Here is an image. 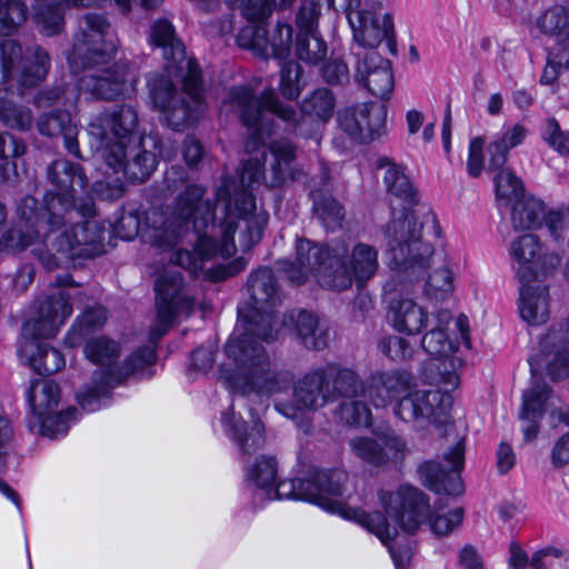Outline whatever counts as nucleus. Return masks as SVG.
<instances>
[{
	"label": "nucleus",
	"mask_w": 569,
	"mask_h": 569,
	"mask_svg": "<svg viewBox=\"0 0 569 569\" xmlns=\"http://www.w3.org/2000/svg\"><path fill=\"white\" fill-rule=\"evenodd\" d=\"M164 182L168 190L178 192V196L171 212L154 210L147 214L143 237L151 244L171 248L186 232L214 228V204L204 199V187L191 183L187 171L180 166L167 170Z\"/></svg>",
	"instance_id": "f257e3e1"
},
{
	"label": "nucleus",
	"mask_w": 569,
	"mask_h": 569,
	"mask_svg": "<svg viewBox=\"0 0 569 569\" xmlns=\"http://www.w3.org/2000/svg\"><path fill=\"white\" fill-rule=\"evenodd\" d=\"M462 365L461 358H430L423 368L425 380L430 387L443 389L418 387L413 382L410 391L395 403L396 417L419 425L446 423L453 402L450 390L459 386L457 370Z\"/></svg>",
	"instance_id": "f03ea898"
},
{
	"label": "nucleus",
	"mask_w": 569,
	"mask_h": 569,
	"mask_svg": "<svg viewBox=\"0 0 569 569\" xmlns=\"http://www.w3.org/2000/svg\"><path fill=\"white\" fill-rule=\"evenodd\" d=\"M153 104L161 111V120L173 131L182 132L196 126L206 111L200 68L154 73L148 79Z\"/></svg>",
	"instance_id": "7ed1b4c3"
},
{
	"label": "nucleus",
	"mask_w": 569,
	"mask_h": 569,
	"mask_svg": "<svg viewBox=\"0 0 569 569\" xmlns=\"http://www.w3.org/2000/svg\"><path fill=\"white\" fill-rule=\"evenodd\" d=\"M246 288L249 300L246 307L238 310L246 332L237 346L233 342L228 345V356H236L234 349L242 356H252L248 348L252 337L270 342L278 335L274 308L281 301V293L272 269L260 267L252 271Z\"/></svg>",
	"instance_id": "20e7f679"
},
{
	"label": "nucleus",
	"mask_w": 569,
	"mask_h": 569,
	"mask_svg": "<svg viewBox=\"0 0 569 569\" xmlns=\"http://www.w3.org/2000/svg\"><path fill=\"white\" fill-rule=\"evenodd\" d=\"M380 506L388 517L406 532L413 533L428 520L431 531L437 536H446L458 527L463 519V509L455 508L446 515L431 517L428 497L418 488L402 485L397 490H379Z\"/></svg>",
	"instance_id": "39448f33"
},
{
	"label": "nucleus",
	"mask_w": 569,
	"mask_h": 569,
	"mask_svg": "<svg viewBox=\"0 0 569 569\" xmlns=\"http://www.w3.org/2000/svg\"><path fill=\"white\" fill-rule=\"evenodd\" d=\"M423 222L415 211L406 210L385 229L392 261L410 280L419 279L430 266L433 247L423 239Z\"/></svg>",
	"instance_id": "423d86ee"
},
{
	"label": "nucleus",
	"mask_w": 569,
	"mask_h": 569,
	"mask_svg": "<svg viewBox=\"0 0 569 569\" xmlns=\"http://www.w3.org/2000/svg\"><path fill=\"white\" fill-rule=\"evenodd\" d=\"M118 42L116 30L106 14L86 12L78 17L69 64L80 70L108 63L116 54Z\"/></svg>",
	"instance_id": "0eeeda50"
},
{
	"label": "nucleus",
	"mask_w": 569,
	"mask_h": 569,
	"mask_svg": "<svg viewBox=\"0 0 569 569\" xmlns=\"http://www.w3.org/2000/svg\"><path fill=\"white\" fill-rule=\"evenodd\" d=\"M54 283L58 287L72 286L73 279L69 273L58 276ZM33 315L22 326V337L37 349V356H48L49 351L57 353L44 341L52 338L72 313L70 295L62 288L37 298Z\"/></svg>",
	"instance_id": "6e6552de"
},
{
	"label": "nucleus",
	"mask_w": 569,
	"mask_h": 569,
	"mask_svg": "<svg viewBox=\"0 0 569 569\" xmlns=\"http://www.w3.org/2000/svg\"><path fill=\"white\" fill-rule=\"evenodd\" d=\"M223 108L247 128L269 133V128L263 123L264 113L270 112L293 128L299 122L297 111L292 106L280 101L272 89H263L259 94L251 84L233 86L229 89L222 101Z\"/></svg>",
	"instance_id": "1a4fd4ad"
},
{
	"label": "nucleus",
	"mask_w": 569,
	"mask_h": 569,
	"mask_svg": "<svg viewBox=\"0 0 569 569\" xmlns=\"http://www.w3.org/2000/svg\"><path fill=\"white\" fill-rule=\"evenodd\" d=\"M298 270L288 276L297 283H303L308 273H315L321 286L342 291L349 284V276L339 263L346 254L345 242L338 241L323 247L309 240L299 239L296 244Z\"/></svg>",
	"instance_id": "9d476101"
},
{
	"label": "nucleus",
	"mask_w": 569,
	"mask_h": 569,
	"mask_svg": "<svg viewBox=\"0 0 569 569\" xmlns=\"http://www.w3.org/2000/svg\"><path fill=\"white\" fill-rule=\"evenodd\" d=\"M68 201L53 200L46 210L39 207L36 198L24 197L19 207V221L0 238L1 251H22L41 236L59 230L62 224V211Z\"/></svg>",
	"instance_id": "9b49d317"
},
{
	"label": "nucleus",
	"mask_w": 569,
	"mask_h": 569,
	"mask_svg": "<svg viewBox=\"0 0 569 569\" xmlns=\"http://www.w3.org/2000/svg\"><path fill=\"white\" fill-rule=\"evenodd\" d=\"M347 475L340 470L318 471L310 479H291L271 487L266 492L268 499H300L307 500L330 511L338 512L343 517L345 506L338 500L343 495V485Z\"/></svg>",
	"instance_id": "f8f14e48"
},
{
	"label": "nucleus",
	"mask_w": 569,
	"mask_h": 569,
	"mask_svg": "<svg viewBox=\"0 0 569 569\" xmlns=\"http://www.w3.org/2000/svg\"><path fill=\"white\" fill-rule=\"evenodd\" d=\"M157 358H88L93 368L92 386L79 392L77 398L81 408L92 412L100 408L101 399L109 389L121 383L130 375L150 376Z\"/></svg>",
	"instance_id": "ddd939ff"
},
{
	"label": "nucleus",
	"mask_w": 569,
	"mask_h": 569,
	"mask_svg": "<svg viewBox=\"0 0 569 569\" xmlns=\"http://www.w3.org/2000/svg\"><path fill=\"white\" fill-rule=\"evenodd\" d=\"M237 216H228L221 226V256L230 257L237 249L249 251L262 239L269 214L258 209L252 192H242L234 199Z\"/></svg>",
	"instance_id": "4468645a"
},
{
	"label": "nucleus",
	"mask_w": 569,
	"mask_h": 569,
	"mask_svg": "<svg viewBox=\"0 0 569 569\" xmlns=\"http://www.w3.org/2000/svg\"><path fill=\"white\" fill-rule=\"evenodd\" d=\"M218 367V379L241 393L269 396L279 389L268 358H224Z\"/></svg>",
	"instance_id": "2eb2a0df"
},
{
	"label": "nucleus",
	"mask_w": 569,
	"mask_h": 569,
	"mask_svg": "<svg viewBox=\"0 0 569 569\" xmlns=\"http://www.w3.org/2000/svg\"><path fill=\"white\" fill-rule=\"evenodd\" d=\"M529 366L532 382L522 396L520 418L523 420L540 418L552 398L551 388L542 381L545 376L553 381L569 376V358H529Z\"/></svg>",
	"instance_id": "dca6fc26"
},
{
	"label": "nucleus",
	"mask_w": 569,
	"mask_h": 569,
	"mask_svg": "<svg viewBox=\"0 0 569 569\" xmlns=\"http://www.w3.org/2000/svg\"><path fill=\"white\" fill-rule=\"evenodd\" d=\"M335 0H329L333 4ZM348 22L353 32V39L362 47L376 48L383 40L391 54L397 53L393 21L390 14L378 17L376 12L361 9V0H343Z\"/></svg>",
	"instance_id": "f3484780"
},
{
	"label": "nucleus",
	"mask_w": 569,
	"mask_h": 569,
	"mask_svg": "<svg viewBox=\"0 0 569 569\" xmlns=\"http://www.w3.org/2000/svg\"><path fill=\"white\" fill-rule=\"evenodd\" d=\"M183 280L178 271L166 270L156 280L158 325L151 330L150 341L156 343L164 336L179 313L189 315L193 300L182 295Z\"/></svg>",
	"instance_id": "a211bd4d"
},
{
	"label": "nucleus",
	"mask_w": 569,
	"mask_h": 569,
	"mask_svg": "<svg viewBox=\"0 0 569 569\" xmlns=\"http://www.w3.org/2000/svg\"><path fill=\"white\" fill-rule=\"evenodd\" d=\"M510 254L518 263L517 278L521 283H530L553 274L561 262L558 253L543 251L539 238L532 233L515 239L510 246Z\"/></svg>",
	"instance_id": "6ab92c4d"
},
{
	"label": "nucleus",
	"mask_w": 569,
	"mask_h": 569,
	"mask_svg": "<svg viewBox=\"0 0 569 569\" xmlns=\"http://www.w3.org/2000/svg\"><path fill=\"white\" fill-rule=\"evenodd\" d=\"M138 124V112L131 104H117L104 109L89 124V133L97 139V148L103 152L114 143H130Z\"/></svg>",
	"instance_id": "aec40b11"
},
{
	"label": "nucleus",
	"mask_w": 569,
	"mask_h": 569,
	"mask_svg": "<svg viewBox=\"0 0 569 569\" xmlns=\"http://www.w3.org/2000/svg\"><path fill=\"white\" fill-rule=\"evenodd\" d=\"M47 178L57 189V192H47L43 197V202L39 207L46 210L53 200L61 202V204L68 201L69 206H66L61 213L62 224L64 226L67 214L74 208L76 192L86 191L89 184L88 177L79 163H73L61 158L52 161L48 166Z\"/></svg>",
	"instance_id": "412c9836"
},
{
	"label": "nucleus",
	"mask_w": 569,
	"mask_h": 569,
	"mask_svg": "<svg viewBox=\"0 0 569 569\" xmlns=\"http://www.w3.org/2000/svg\"><path fill=\"white\" fill-rule=\"evenodd\" d=\"M387 108L383 103L362 102L347 107L338 113L340 129L359 143H368L385 130Z\"/></svg>",
	"instance_id": "4be33fe9"
},
{
	"label": "nucleus",
	"mask_w": 569,
	"mask_h": 569,
	"mask_svg": "<svg viewBox=\"0 0 569 569\" xmlns=\"http://www.w3.org/2000/svg\"><path fill=\"white\" fill-rule=\"evenodd\" d=\"M104 227L96 219H87L56 236L51 246L67 259L94 258L104 252Z\"/></svg>",
	"instance_id": "5701e85b"
},
{
	"label": "nucleus",
	"mask_w": 569,
	"mask_h": 569,
	"mask_svg": "<svg viewBox=\"0 0 569 569\" xmlns=\"http://www.w3.org/2000/svg\"><path fill=\"white\" fill-rule=\"evenodd\" d=\"M106 164L114 172L122 171L133 182L146 181L157 167L154 152L147 150L142 141L138 143H114L102 153Z\"/></svg>",
	"instance_id": "b1692460"
},
{
	"label": "nucleus",
	"mask_w": 569,
	"mask_h": 569,
	"mask_svg": "<svg viewBox=\"0 0 569 569\" xmlns=\"http://www.w3.org/2000/svg\"><path fill=\"white\" fill-rule=\"evenodd\" d=\"M351 453L373 467H386L400 461L407 450L406 441L395 431L356 436L348 441Z\"/></svg>",
	"instance_id": "393cba45"
},
{
	"label": "nucleus",
	"mask_w": 569,
	"mask_h": 569,
	"mask_svg": "<svg viewBox=\"0 0 569 569\" xmlns=\"http://www.w3.org/2000/svg\"><path fill=\"white\" fill-rule=\"evenodd\" d=\"M443 457L447 462L452 465V473L445 471L436 461H426L419 466L421 482L437 493L459 496L465 491L459 476L465 461L463 439H458Z\"/></svg>",
	"instance_id": "a878e982"
},
{
	"label": "nucleus",
	"mask_w": 569,
	"mask_h": 569,
	"mask_svg": "<svg viewBox=\"0 0 569 569\" xmlns=\"http://www.w3.org/2000/svg\"><path fill=\"white\" fill-rule=\"evenodd\" d=\"M355 80L372 96L388 100L393 92L395 77L391 62L375 51L357 53Z\"/></svg>",
	"instance_id": "bb28decb"
},
{
	"label": "nucleus",
	"mask_w": 569,
	"mask_h": 569,
	"mask_svg": "<svg viewBox=\"0 0 569 569\" xmlns=\"http://www.w3.org/2000/svg\"><path fill=\"white\" fill-rule=\"evenodd\" d=\"M343 518L356 521L369 532L373 533L389 548L396 569H406L413 555V550L409 545H390V541L393 540L397 535V530L396 528H390L383 513H367L358 508H349L345 510Z\"/></svg>",
	"instance_id": "cd10ccee"
},
{
	"label": "nucleus",
	"mask_w": 569,
	"mask_h": 569,
	"mask_svg": "<svg viewBox=\"0 0 569 569\" xmlns=\"http://www.w3.org/2000/svg\"><path fill=\"white\" fill-rule=\"evenodd\" d=\"M150 42L163 50V57L167 60L164 67L167 73L184 72V70L198 68L192 59H187L183 43L176 37L172 23L160 18L153 21L149 33Z\"/></svg>",
	"instance_id": "c85d7f7f"
},
{
	"label": "nucleus",
	"mask_w": 569,
	"mask_h": 569,
	"mask_svg": "<svg viewBox=\"0 0 569 569\" xmlns=\"http://www.w3.org/2000/svg\"><path fill=\"white\" fill-rule=\"evenodd\" d=\"M415 382L407 371L382 372L372 377L366 391L367 398L376 408H386L410 391Z\"/></svg>",
	"instance_id": "c756f323"
},
{
	"label": "nucleus",
	"mask_w": 569,
	"mask_h": 569,
	"mask_svg": "<svg viewBox=\"0 0 569 569\" xmlns=\"http://www.w3.org/2000/svg\"><path fill=\"white\" fill-rule=\"evenodd\" d=\"M345 249L346 254L340 259V264L349 276L346 290L351 288L353 281L359 288L363 287L379 269L378 250L365 242H358L351 249L345 243Z\"/></svg>",
	"instance_id": "7c9ffc66"
},
{
	"label": "nucleus",
	"mask_w": 569,
	"mask_h": 569,
	"mask_svg": "<svg viewBox=\"0 0 569 569\" xmlns=\"http://www.w3.org/2000/svg\"><path fill=\"white\" fill-rule=\"evenodd\" d=\"M126 78L127 69L113 66L84 74L80 79V86L97 99L114 100L123 93Z\"/></svg>",
	"instance_id": "2f4dec72"
},
{
	"label": "nucleus",
	"mask_w": 569,
	"mask_h": 569,
	"mask_svg": "<svg viewBox=\"0 0 569 569\" xmlns=\"http://www.w3.org/2000/svg\"><path fill=\"white\" fill-rule=\"evenodd\" d=\"M222 422L244 455H251L266 443L264 427L259 418L251 415L249 422L236 416L233 406L222 416Z\"/></svg>",
	"instance_id": "473e14b6"
},
{
	"label": "nucleus",
	"mask_w": 569,
	"mask_h": 569,
	"mask_svg": "<svg viewBox=\"0 0 569 569\" xmlns=\"http://www.w3.org/2000/svg\"><path fill=\"white\" fill-rule=\"evenodd\" d=\"M295 403L299 409L316 410L333 401L331 387L327 385L323 371H315L303 376L293 391Z\"/></svg>",
	"instance_id": "72a5a7b5"
},
{
	"label": "nucleus",
	"mask_w": 569,
	"mask_h": 569,
	"mask_svg": "<svg viewBox=\"0 0 569 569\" xmlns=\"http://www.w3.org/2000/svg\"><path fill=\"white\" fill-rule=\"evenodd\" d=\"M36 126L42 136L49 138L62 137L67 151L77 158H82L77 140L78 129L71 122L69 112L56 110L43 113L37 119Z\"/></svg>",
	"instance_id": "f704fd0d"
},
{
	"label": "nucleus",
	"mask_w": 569,
	"mask_h": 569,
	"mask_svg": "<svg viewBox=\"0 0 569 569\" xmlns=\"http://www.w3.org/2000/svg\"><path fill=\"white\" fill-rule=\"evenodd\" d=\"M267 151L262 150L260 156L254 154L247 161H243L239 174L240 190H236V182L233 180L227 179L218 189L217 198L219 200H226L229 206L232 198L231 190H234V199L242 192H251L249 189L254 183H259L263 180V176H267L264 172Z\"/></svg>",
	"instance_id": "c9c22d12"
},
{
	"label": "nucleus",
	"mask_w": 569,
	"mask_h": 569,
	"mask_svg": "<svg viewBox=\"0 0 569 569\" xmlns=\"http://www.w3.org/2000/svg\"><path fill=\"white\" fill-rule=\"evenodd\" d=\"M525 286L520 289V316L530 325H542L550 317L549 289L547 286Z\"/></svg>",
	"instance_id": "e433bc0d"
},
{
	"label": "nucleus",
	"mask_w": 569,
	"mask_h": 569,
	"mask_svg": "<svg viewBox=\"0 0 569 569\" xmlns=\"http://www.w3.org/2000/svg\"><path fill=\"white\" fill-rule=\"evenodd\" d=\"M291 318L298 339L308 350L322 351L329 346V328L320 326L316 315L306 310H299Z\"/></svg>",
	"instance_id": "4c0bfd02"
},
{
	"label": "nucleus",
	"mask_w": 569,
	"mask_h": 569,
	"mask_svg": "<svg viewBox=\"0 0 569 569\" xmlns=\"http://www.w3.org/2000/svg\"><path fill=\"white\" fill-rule=\"evenodd\" d=\"M312 214L329 231L342 228L346 218L345 207L332 194L321 190L312 189Z\"/></svg>",
	"instance_id": "58836bf2"
},
{
	"label": "nucleus",
	"mask_w": 569,
	"mask_h": 569,
	"mask_svg": "<svg viewBox=\"0 0 569 569\" xmlns=\"http://www.w3.org/2000/svg\"><path fill=\"white\" fill-rule=\"evenodd\" d=\"M393 327L399 332L409 335L419 333L427 323V313L423 308L411 299L393 300L390 305Z\"/></svg>",
	"instance_id": "ea45409f"
},
{
	"label": "nucleus",
	"mask_w": 569,
	"mask_h": 569,
	"mask_svg": "<svg viewBox=\"0 0 569 569\" xmlns=\"http://www.w3.org/2000/svg\"><path fill=\"white\" fill-rule=\"evenodd\" d=\"M377 169L385 170L383 181L389 193L409 204L417 203L416 190L400 166L382 157L377 160Z\"/></svg>",
	"instance_id": "a19ab883"
},
{
	"label": "nucleus",
	"mask_w": 569,
	"mask_h": 569,
	"mask_svg": "<svg viewBox=\"0 0 569 569\" xmlns=\"http://www.w3.org/2000/svg\"><path fill=\"white\" fill-rule=\"evenodd\" d=\"M543 201L531 196H521L511 209V222L516 230H529L540 227L546 218Z\"/></svg>",
	"instance_id": "79ce46f5"
},
{
	"label": "nucleus",
	"mask_w": 569,
	"mask_h": 569,
	"mask_svg": "<svg viewBox=\"0 0 569 569\" xmlns=\"http://www.w3.org/2000/svg\"><path fill=\"white\" fill-rule=\"evenodd\" d=\"M106 321L107 310L101 305L87 307L67 332L64 345L70 348L80 346L89 332L101 328Z\"/></svg>",
	"instance_id": "37998d69"
},
{
	"label": "nucleus",
	"mask_w": 569,
	"mask_h": 569,
	"mask_svg": "<svg viewBox=\"0 0 569 569\" xmlns=\"http://www.w3.org/2000/svg\"><path fill=\"white\" fill-rule=\"evenodd\" d=\"M60 388L50 380H34L28 390L27 399L33 415L42 418L57 408L60 401Z\"/></svg>",
	"instance_id": "c03bdc74"
},
{
	"label": "nucleus",
	"mask_w": 569,
	"mask_h": 569,
	"mask_svg": "<svg viewBox=\"0 0 569 569\" xmlns=\"http://www.w3.org/2000/svg\"><path fill=\"white\" fill-rule=\"evenodd\" d=\"M539 31L551 36L558 42L569 41V10L562 6H555L543 11L536 20Z\"/></svg>",
	"instance_id": "a18cd8bd"
},
{
	"label": "nucleus",
	"mask_w": 569,
	"mask_h": 569,
	"mask_svg": "<svg viewBox=\"0 0 569 569\" xmlns=\"http://www.w3.org/2000/svg\"><path fill=\"white\" fill-rule=\"evenodd\" d=\"M327 385L331 387L333 400L336 397H356L363 391V385L358 375L347 368H330L323 371Z\"/></svg>",
	"instance_id": "49530a36"
},
{
	"label": "nucleus",
	"mask_w": 569,
	"mask_h": 569,
	"mask_svg": "<svg viewBox=\"0 0 569 569\" xmlns=\"http://www.w3.org/2000/svg\"><path fill=\"white\" fill-rule=\"evenodd\" d=\"M248 479L266 492L277 483L278 462L273 456L261 455L246 467Z\"/></svg>",
	"instance_id": "de8ad7c7"
},
{
	"label": "nucleus",
	"mask_w": 569,
	"mask_h": 569,
	"mask_svg": "<svg viewBox=\"0 0 569 569\" xmlns=\"http://www.w3.org/2000/svg\"><path fill=\"white\" fill-rule=\"evenodd\" d=\"M327 44L318 31L298 32L296 39L297 57L310 64H317L327 56Z\"/></svg>",
	"instance_id": "09e8293b"
},
{
	"label": "nucleus",
	"mask_w": 569,
	"mask_h": 569,
	"mask_svg": "<svg viewBox=\"0 0 569 569\" xmlns=\"http://www.w3.org/2000/svg\"><path fill=\"white\" fill-rule=\"evenodd\" d=\"M335 110V97L327 88L316 89L310 96L306 97L301 102V111L305 114L316 117L326 122Z\"/></svg>",
	"instance_id": "8fccbe9b"
},
{
	"label": "nucleus",
	"mask_w": 569,
	"mask_h": 569,
	"mask_svg": "<svg viewBox=\"0 0 569 569\" xmlns=\"http://www.w3.org/2000/svg\"><path fill=\"white\" fill-rule=\"evenodd\" d=\"M27 17L28 7L23 0H0V34L14 33Z\"/></svg>",
	"instance_id": "3c124183"
},
{
	"label": "nucleus",
	"mask_w": 569,
	"mask_h": 569,
	"mask_svg": "<svg viewBox=\"0 0 569 569\" xmlns=\"http://www.w3.org/2000/svg\"><path fill=\"white\" fill-rule=\"evenodd\" d=\"M292 43V28L288 23H277L271 34L266 31V54L262 59H284L289 56Z\"/></svg>",
	"instance_id": "603ef678"
},
{
	"label": "nucleus",
	"mask_w": 569,
	"mask_h": 569,
	"mask_svg": "<svg viewBox=\"0 0 569 569\" xmlns=\"http://www.w3.org/2000/svg\"><path fill=\"white\" fill-rule=\"evenodd\" d=\"M541 351L553 356H569V316L552 326L540 339Z\"/></svg>",
	"instance_id": "864d4df0"
},
{
	"label": "nucleus",
	"mask_w": 569,
	"mask_h": 569,
	"mask_svg": "<svg viewBox=\"0 0 569 569\" xmlns=\"http://www.w3.org/2000/svg\"><path fill=\"white\" fill-rule=\"evenodd\" d=\"M0 119L9 128L26 131L31 128L32 112L29 108L17 106L0 94Z\"/></svg>",
	"instance_id": "5fc2aeb1"
},
{
	"label": "nucleus",
	"mask_w": 569,
	"mask_h": 569,
	"mask_svg": "<svg viewBox=\"0 0 569 569\" xmlns=\"http://www.w3.org/2000/svg\"><path fill=\"white\" fill-rule=\"evenodd\" d=\"M453 290V277L450 269L441 267L433 270L425 284V295L433 301H442Z\"/></svg>",
	"instance_id": "6e6d98bb"
},
{
	"label": "nucleus",
	"mask_w": 569,
	"mask_h": 569,
	"mask_svg": "<svg viewBox=\"0 0 569 569\" xmlns=\"http://www.w3.org/2000/svg\"><path fill=\"white\" fill-rule=\"evenodd\" d=\"M77 409L68 408L57 413H48L40 421V432L42 436L54 439L67 433L70 422L77 419Z\"/></svg>",
	"instance_id": "4d7b16f0"
},
{
	"label": "nucleus",
	"mask_w": 569,
	"mask_h": 569,
	"mask_svg": "<svg viewBox=\"0 0 569 569\" xmlns=\"http://www.w3.org/2000/svg\"><path fill=\"white\" fill-rule=\"evenodd\" d=\"M27 146L24 141L11 133H0V181L9 178V160L24 154Z\"/></svg>",
	"instance_id": "13d9d810"
},
{
	"label": "nucleus",
	"mask_w": 569,
	"mask_h": 569,
	"mask_svg": "<svg viewBox=\"0 0 569 569\" xmlns=\"http://www.w3.org/2000/svg\"><path fill=\"white\" fill-rule=\"evenodd\" d=\"M50 0L42 3L38 0L36 7V17L48 36L59 33L64 24L63 11L61 4L51 6Z\"/></svg>",
	"instance_id": "bf43d9fd"
},
{
	"label": "nucleus",
	"mask_w": 569,
	"mask_h": 569,
	"mask_svg": "<svg viewBox=\"0 0 569 569\" xmlns=\"http://www.w3.org/2000/svg\"><path fill=\"white\" fill-rule=\"evenodd\" d=\"M302 68L295 61L284 62L280 72V92L288 100H296L302 90Z\"/></svg>",
	"instance_id": "052dcab7"
},
{
	"label": "nucleus",
	"mask_w": 569,
	"mask_h": 569,
	"mask_svg": "<svg viewBox=\"0 0 569 569\" xmlns=\"http://www.w3.org/2000/svg\"><path fill=\"white\" fill-rule=\"evenodd\" d=\"M323 0H303L296 12V26L298 32L318 31V22L321 16Z\"/></svg>",
	"instance_id": "680f3d73"
},
{
	"label": "nucleus",
	"mask_w": 569,
	"mask_h": 569,
	"mask_svg": "<svg viewBox=\"0 0 569 569\" xmlns=\"http://www.w3.org/2000/svg\"><path fill=\"white\" fill-rule=\"evenodd\" d=\"M496 193L499 198L517 200L523 196V186L519 178L508 169H501L495 176Z\"/></svg>",
	"instance_id": "e2e57ef3"
},
{
	"label": "nucleus",
	"mask_w": 569,
	"mask_h": 569,
	"mask_svg": "<svg viewBox=\"0 0 569 569\" xmlns=\"http://www.w3.org/2000/svg\"><path fill=\"white\" fill-rule=\"evenodd\" d=\"M237 44L262 58V54H266V29L252 24L243 27L237 34Z\"/></svg>",
	"instance_id": "0e129e2a"
},
{
	"label": "nucleus",
	"mask_w": 569,
	"mask_h": 569,
	"mask_svg": "<svg viewBox=\"0 0 569 569\" xmlns=\"http://www.w3.org/2000/svg\"><path fill=\"white\" fill-rule=\"evenodd\" d=\"M421 346L428 356H450L456 352L443 328H436L427 332L422 338Z\"/></svg>",
	"instance_id": "69168bd1"
},
{
	"label": "nucleus",
	"mask_w": 569,
	"mask_h": 569,
	"mask_svg": "<svg viewBox=\"0 0 569 569\" xmlns=\"http://www.w3.org/2000/svg\"><path fill=\"white\" fill-rule=\"evenodd\" d=\"M0 61L3 77L8 78L22 61L21 46L13 39H7L0 43Z\"/></svg>",
	"instance_id": "338daca9"
},
{
	"label": "nucleus",
	"mask_w": 569,
	"mask_h": 569,
	"mask_svg": "<svg viewBox=\"0 0 569 569\" xmlns=\"http://www.w3.org/2000/svg\"><path fill=\"white\" fill-rule=\"evenodd\" d=\"M341 419L352 426H368L371 419L370 409L361 401L343 402L340 407Z\"/></svg>",
	"instance_id": "774afa93"
}]
</instances>
